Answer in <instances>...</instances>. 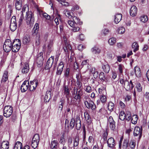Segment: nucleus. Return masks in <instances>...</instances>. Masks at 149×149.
Masks as SVG:
<instances>
[{"instance_id": "1", "label": "nucleus", "mask_w": 149, "mask_h": 149, "mask_svg": "<svg viewBox=\"0 0 149 149\" xmlns=\"http://www.w3.org/2000/svg\"><path fill=\"white\" fill-rule=\"evenodd\" d=\"M79 137L76 136L73 139V144H72V139L71 138H69L68 139V145L69 149H77L79 144Z\"/></svg>"}, {"instance_id": "2", "label": "nucleus", "mask_w": 149, "mask_h": 149, "mask_svg": "<svg viewBox=\"0 0 149 149\" xmlns=\"http://www.w3.org/2000/svg\"><path fill=\"white\" fill-rule=\"evenodd\" d=\"M75 123V127L77 130H79L81 127V121L79 116H76L75 121L74 117H72L70 119V128L72 130L74 127Z\"/></svg>"}, {"instance_id": "3", "label": "nucleus", "mask_w": 149, "mask_h": 149, "mask_svg": "<svg viewBox=\"0 0 149 149\" xmlns=\"http://www.w3.org/2000/svg\"><path fill=\"white\" fill-rule=\"evenodd\" d=\"M72 20H68L65 22L66 25L68 24L71 27H73L78 25H81L82 24V22L80 21V19L77 17L75 16L72 18Z\"/></svg>"}, {"instance_id": "4", "label": "nucleus", "mask_w": 149, "mask_h": 149, "mask_svg": "<svg viewBox=\"0 0 149 149\" xmlns=\"http://www.w3.org/2000/svg\"><path fill=\"white\" fill-rule=\"evenodd\" d=\"M8 72L7 70L4 71L1 81V88H5L6 86L7 85L8 82Z\"/></svg>"}, {"instance_id": "5", "label": "nucleus", "mask_w": 149, "mask_h": 149, "mask_svg": "<svg viewBox=\"0 0 149 149\" xmlns=\"http://www.w3.org/2000/svg\"><path fill=\"white\" fill-rule=\"evenodd\" d=\"M26 17L27 24L30 26L32 25L34 22V18L32 13L31 12H26Z\"/></svg>"}, {"instance_id": "6", "label": "nucleus", "mask_w": 149, "mask_h": 149, "mask_svg": "<svg viewBox=\"0 0 149 149\" xmlns=\"http://www.w3.org/2000/svg\"><path fill=\"white\" fill-rule=\"evenodd\" d=\"M21 45L20 40L19 39H16L13 40L11 49L14 52H17L20 48Z\"/></svg>"}, {"instance_id": "7", "label": "nucleus", "mask_w": 149, "mask_h": 149, "mask_svg": "<svg viewBox=\"0 0 149 149\" xmlns=\"http://www.w3.org/2000/svg\"><path fill=\"white\" fill-rule=\"evenodd\" d=\"M13 108L10 105L5 106L4 109L3 116L6 118H8L12 115Z\"/></svg>"}, {"instance_id": "8", "label": "nucleus", "mask_w": 149, "mask_h": 149, "mask_svg": "<svg viewBox=\"0 0 149 149\" xmlns=\"http://www.w3.org/2000/svg\"><path fill=\"white\" fill-rule=\"evenodd\" d=\"M12 44L10 40H6L3 45V49L4 51L6 52H10L11 49Z\"/></svg>"}, {"instance_id": "9", "label": "nucleus", "mask_w": 149, "mask_h": 149, "mask_svg": "<svg viewBox=\"0 0 149 149\" xmlns=\"http://www.w3.org/2000/svg\"><path fill=\"white\" fill-rule=\"evenodd\" d=\"M40 136L38 134H36L34 136L31 142L32 147L34 149L37 148L39 143Z\"/></svg>"}, {"instance_id": "10", "label": "nucleus", "mask_w": 149, "mask_h": 149, "mask_svg": "<svg viewBox=\"0 0 149 149\" xmlns=\"http://www.w3.org/2000/svg\"><path fill=\"white\" fill-rule=\"evenodd\" d=\"M53 45V42L52 40H50L47 46H46V45H43V51H46L47 54L49 55L52 51Z\"/></svg>"}, {"instance_id": "11", "label": "nucleus", "mask_w": 149, "mask_h": 149, "mask_svg": "<svg viewBox=\"0 0 149 149\" xmlns=\"http://www.w3.org/2000/svg\"><path fill=\"white\" fill-rule=\"evenodd\" d=\"M108 147L111 149H115L116 143L114 139L112 137H110L107 141Z\"/></svg>"}, {"instance_id": "12", "label": "nucleus", "mask_w": 149, "mask_h": 149, "mask_svg": "<svg viewBox=\"0 0 149 149\" xmlns=\"http://www.w3.org/2000/svg\"><path fill=\"white\" fill-rule=\"evenodd\" d=\"M10 28V30L13 31H14L17 28V24L16 17L13 16L11 20Z\"/></svg>"}, {"instance_id": "13", "label": "nucleus", "mask_w": 149, "mask_h": 149, "mask_svg": "<svg viewBox=\"0 0 149 149\" xmlns=\"http://www.w3.org/2000/svg\"><path fill=\"white\" fill-rule=\"evenodd\" d=\"M142 128L139 127H136L134 128V134L135 136H138L139 139L142 136Z\"/></svg>"}, {"instance_id": "14", "label": "nucleus", "mask_w": 149, "mask_h": 149, "mask_svg": "<svg viewBox=\"0 0 149 149\" xmlns=\"http://www.w3.org/2000/svg\"><path fill=\"white\" fill-rule=\"evenodd\" d=\"M86 108L92 111H95L96 109V107L94 102L91 100L86 102L84 104Z\"/></svg>"}, {"instance_id": "15", "label": "nucleus", "mask_w": 149, "mask_h": 149, "mask_svg": "<svg viewBox=\"0 0 149 149\" xmlns=\"http://www.w3.org/2000/svg\"><path fill=\"white\" fill-rule=\"evenodd\" d=\"M99 77L102 81H103L107 83H109L111 79L107 75L106 76L103 72H102L99 74Z\"/></svg>"}, {"instance_id": "16", "label": "nucleus", "mask_w": 149, "mask_h": 149, "mask_svg": "<svg viewBox=\"0 0 149 149\" xmlns=\"http://www.w3.org/2000/svg\"><path fill=\"white\" fill-rule=\"evenodd\" d=\"M64 66L63 62L62 61L61 62L57 68V71L56 72V75H60L61 74Z\"/></svg>"}, {"instance_id": "17", "label": "nucleus", "mask_w": 149, "mask_h": 149, "mask_svg": "<svg viewBox=\"0 0 149 149\" xmlns=\"http://www.w3.org/2000/svg\"><path fill=\"white\" fill-rule=\"evenodd\" d=\"M54 60V57L51 56L49 58L47 61L45 68V70H48L52 66Z\"/></svg>"}, {"instance_id": "18", "label": "nucleus", "mask_w": 149, "mask_h": 149, "mask_svg": "<svg viewBox=\"0 0 149 149\" xmlns=\"http://www.w3.org/2000/svg\"><path fill=\"white\" fill-rule=\"evenodd\" d=\"M42 54V52L38 54L39 57H38L36 60L37 64L38 67H40L43 63L42 56H41V55Z\"/></svg>"}, {"instance_id": "19", "label": "nucleus", "mask_w": 149, "mask_h": 149, "mask_svg": "<svg viewBox=\"0 0 149 149\" xmlns=\"http://www.w3.org/2000/svg\"><path fill=\"white\" fill-rule=\"evenodd\" d=\"M82 89H79V90L77 91L75 94L74 95V98L76 100H80L81 98V96L82 95L83 92L82 91Z\"/></svg>"}, {"instance_id": "20", "label": "nucleus", "mask_w": 149, "mask_h": 149, "mask_svg": "<svg viewBox=\"0 0 149 149\" xmlns=\"http://www.w3.org/2000/svg\"><path fill=\"white\" fill-rule=\"evenodd\" d=\"M124 87L126 91H129L132 89L134 86V84L131 85L130 84L129 81L127 80H126V84Z\"/></svg>"}, {"instance_id": "21", "label": "nucleus", "mask_w": 149, "mask_h": 149, "mask_svg": "<svg viewBox=\"0 0 149 149\" xmlns=\"http://www.w3.org/2000/svg\"><path fill=\"white\" fill-rule=\"evenodd\" d=\"M137 9L136 7L135 6H132L130 10V14L131 16H134L137 14Z\"/></svg>"}, {"instance_id": "22", "label": "nucleus", "mask_w": 149, "mask_h": 149, "mask_svg": "<svg viewBox=\"0 0 149 149\" xmlns=\"http://www.w3.org/2000/svg\"><path fill=\"white\" fill-rule=\"evenodd\" d=\"M63 91L65 95L67 98L69 97L70 94V90L67 86L64 85L63 86Z\"/></svg>"}, {"instance_id": "23", "label": "nucleus", "mask_w": 149, "mask_h": 149, "mask_svg": "<svg viewBox=\"0 0 149 149\" xmlns=\"http://www.w3.org/2000/svg\"><path fill=\"white\" fill-rule=\"evenodd\" d=\"M135 74L136 76L138 78L140 77L141 75L140 68L138 66H135L134 69Z\"/></svg>"}, {"instance_id": "24", "label": "nucleus", "mask_w": 149, "mask_h": 149, "mask_svg": "<svg viewBox=\"0 0 149 149\" xmlns=\"http://www.w3.org/2000/svg\"><path fill=\"white\" fill-rule=\"evenodd\" d=\"M9 142L8 141H3L1 144L0 149H8Z\"/></svg>"}, {"instance_id": "25", "label": "nucleus", "mask_w": 149, "mask_h": 149, "mask_svg": "<svg viewBox=\"0 0 149 149\" xmlns=\"http://www.w3.org/2000/svg\"><path fill=\"white\" fill-rule=\"evenodd\" d=\"M15 5L16 9L20 10L22 7V0H16V1Z\"/></svg>"}, {"instance_id": "26", "label": "nucleus", "mask_w": 149, "mask_h": 149, "mask_svg": "<svg viewBox=\"0 0 149 149\" xmlns=\"http://www.w3.org/2000/svg\"><path fill=\"white\" fill-rule=\"evenodd\" d=\"M51 97V93L50 91L46 92L44 97V102H48Z\"/></svg>"}, {"instance_id": "27", "label": "nucleus", "mask_w": 149, "mask_h": 149, "mask_svg": "<svg viewBox=\"0 0 149 149\" xmlns=\"http://www.w3.org/2000/svg\"><path fill=\"white\" fill-rule=\"evenodd\" d=\"M29 65L28 63H25L24 65L22 68V73L25 74L28 73L29 70Z\"/></svg>"}, {"instance_id": "28", "label": "nucleus", "mask_w": 149, "mask_h": 149, "mask_svg": "<svg viewBox=\"0 0 149 149\" xmlns=\"http://www.w3.org/2000/svg\"><path fill=\"white\" fill-rule=\"evenodd\" d=\"M31 40L30 38L29 35H25L23 38L22 42L24 45H28Z\"/></svg>"}, {"instance_id": "29", "label": "nucleus", "mask_w": 149, "mask_h": 149, "mask_svg": "<svg viewBox=\"0 0 149 149\" xmlns=\"http://www.w3.org/2000/svg\"><path fill=\"white\" fill-rule=\"evenodd\" d=\"M122 15L121 14H116L115 15L114 21L116 24L118 23L121 20Z\"/></svg>"}, {"instance_id": "30", "label": "nucleus", "mask_w": 149, "mask_h": 149, "mask_svg": "<svg viewBox=\"0 0 149 149\" xmlns=\"http://www.w3.org/2000/svg\"><path fill=\"white\" fill-rule=\"evenodd\" d=\"M63 49L65 52H68V51L72 49L71 46L68 44L67 42H65V44L63 47Z\"/></svg>"}, {"instance_id": "31", "label": "nucleus", "mask_w": 149, "mask_h": 149, "mask_svg": "<svg viewBox=\"0 0 149 149\" xmlns=\"http://www.w3.org/2000/svg\"><path fill=\"white\" fill-rule=\"evenodd\" d=\"M102 68L105 72L108 73L110 70V67L107 63H105L104 65H102Z\"/></svg>"}, {"instance_id": "32", "label": "nucleus", "mask_w": 149, "mask_h": 149, "mask_svg": "<svg viewBox=\"0 0 149 149\" xmlns=\"http://www.w3.org/2000/svg\"><path fill=\"white\" fill-rule=\"evenodd\" d=\"M58 143L57 140H54L52 141L51 144V148L52 149H57Z\"/></svg>"}, {"instance_id": "33", "label": "nucleus", "mask_w": 149, "mask_h": 149, "mask_svg": "<svg viewBox=\"0 0 149 149\" xmlns=\"http://www.w3.org/2000/svg\"><path fill=\"white\" fill-rule=\"evenodd\" d=\"M125 68L124 65L122 64H119L118 65V73L120 74H122L123 73V71Z\"/></svg>"}, {"instance_id": "34", "label": "nucleus", "mask_w": 149, "mask_h": 149, "mask_svg": "<svg viewBox=\"0 0 149 149\" xmlns=\"http://www.w3.org/2000/svg\"><path fill=\"white\" fill-rule=\"evenodd\" d=\"M91 51L93 54H98L100 52V49L97 46H95L92 48Z\"/></svg>"}, {"instance_id": "35", "label": "nucleus", "mask_w": 149, "mask_h": 149, "mask_svg": "<svg viewBox=\"0 0 149 149\" xmlns=\"http://www.w3.org/2000/svg\"><path fill=\"white\" fill-rule=\"evenodd\" d=\"M129 141L127 139L124 140L123 143L122 148L123 149H127L129 145Z\"/></svg>"}, {"instance_id": "36", "label": "nucleus", "mask_w": 149, "mask_h": 149, "mask_svg": "<svg viewBox=\"0 0 149 149\" xmlns=\"http://www.w3.org/2000/svg\"><path fill=\"white\" fill-rule=\"evenodd\" d=\"M65 103V100L64 99H61L60 101L58 103V109L59 110L61 111L63 109V107Z\"/></svg>"}, {"instance_id": "37", "label": "nucleus", "mask_w": 149, "mask_h": 149, "mask_svg": "<svg viewBox=\"0 0 149 149\" xmlns=\"http://www.w3.org/2000/svg\"><path fill=\"white\" fill-rule=\"evenodd\" d=\"M114 107V104L111 102H110L108 104V110L111 112L113 111Z\"/></svg>"}, {"instance_id": "38", "label": "nucleus", "mask_w": 149, "mask_h": 149, "mask_svg": "<svg viewBox=\"0 0 149 149\" xmlns=\"http://www.w3.org/2000/svg\"><path fill=\"white\" fill-rule=\"evenodd\" d=\"M108 132L107 130H104L102 133V138L103 139L104 141H107V136H108Z\"/></svg>"}, {"instance_id": "39", "label": "nucleus", "mask_w": 149, "mask_h": 149, "mask_svg": "<svg viewBox=\"0 0 149 149\" xmlns=\"http://www.w3.org/2000/svg\"><path fill=\"white\" fill-rule=\"evenodd\" d=\"M139 45L136 42H134L132 45V47L134 49L133 51L135 52L138 51L139 49Z\"/></svg>"}, {"instance_id": "40", "label": "nucleus", "mask_w": 149, "mask_h": 149, "mask_svg": "<svg viewBox=\"0 0 149 149\" xmlns=\"http://www.w3.org/2000/svg\"><path fill=\"white\" fill-rule=\"evenodd\" d=\"M59 21L60 22H61L62 21V19L61 17V15H60L58 14L56 16V18L54 19V21L56 25H58L59 24Z\"/></svg>"}, {"instance_id": "41", "label": "nucleus", "mask_w": 149, "mask_h": 149, "mask_svg": "<svg viewBox=\"0 0 149 149\" xmlns=\"http://www.w3.org/2000/svg\"><path fill=\"white\" fill-rule=\"evenodd\" d=\"M126 116V113H125L124 111H121L119 114V119L122 120H123L125 118Z\"/></svg>"}, {"instance_id": "42", "label": "nucleus", "mask_w": 149, "mask_h": 149, "mask_svg": "<svg viewBox=\"0 0 149 149\" xmlns=\"http://www.w3.org/2000/svg\"><path fill=\"white\" fill-rule=\"evenodd\" d=\"M135 88H136L137 91L139 92H141L142 90V87L141 84L139 83H137L136 84Z\"/></svg>"}, {"instance_id": "43", "label": "nucleus", "mask_w": 149, "mask_h": 149, "mask_svg": "<svg viewBox=\"0 0 149 149\" xmlns=\"http://www.w3.org/2000/svg\"><path fill=\"white\" fill-rule=\"evenodd\" d=\"M84 117L87 123H90L91 122V119L90 116L88 113H84Z\"/></svg>"}, {"instance_id": "44", "label": "nucleus", "mask_w": 149, "mask_h": 149, "mask_svg": "<svg viewBox=\"0 0 149 149\" xmlns=\"http://www.w3.org/2000/svg\"><path fill=\"white\" fill-rule=\"evenodd\" d=\"M129 146L131 149H134L136 146V143L134 141L131 140L129 143Z\"/></svg>"}, {"instance_id": "45", "label": "nucleus", "mask_w": 149, "mask_h": 149, "mask_svg": "<svg viewBox=\"0 0 149 149\" xmlns=\"http://www.w3.org/2000/svg\"><path fill=\"white\" fill-rule=\"evenodd\" d=\"M116 39L114 38H112L109 39L108 41L110 45H113L116 42Z\"/></svg>"}, {"instance_id": "46", "label": "nucleus", "mask_w": 149, "mask_h": 149, "mask_svg": "<svg viewBox=\"0 0 149 149\" xmlns=\"http://www.w3.org/2000/svg\"><path fill=\"white\" fill-rule=\"evenodd\" d=\"M137 116L136 115H134L132 118L131 122L132 124H135L137 123Z\"/></svg>"}, {"instance_id": "47", "label": "nucleus", "mask_w": 149, "mask_h": 149, "mask_svg": "<svg viewBox=\"0 0 149 149\" xmlns=\"http://www.w3.org/2000/svg\"><path fill=\"white\" fill-rule=\"evenodd\" d=\"M140 19L142 22H146L148 21V18L147 15H143L140 17Z\"/></svg>"}, {"instance_id": "48", "label": "nucleus", "mask_w": 149, "mask_h": 149, "mask_svg": "<svg viewBox=\"0 0 149 149\" xmlns=\"http://www.w3.org/2000/svg\"><path fill=\"white\" fill-rule=\"evenodd\" d=\"M70 74V69L69 68H66L64 71V76L65 77L68 78Z\"/></svg>"}, {"instance_id": "49", "label": "nucleus", "mask_w": 149, "mask_h": 149, "mask_svg": "<svg viewBox=\"0 0 149 149\" xmlns=\"http://www.w3.org/2000/svg\"><path fill=\"white\" fill-rule=\"evenodd\" d=\"M82 81H77L76 84L77 85V88L79 89H82Z\"/></svg>"}, {"instance_id": "50", "label": "nucleus", "mask_w": 149, "mask_h": 149, "mask_svg": "<svg viewBox=\"0 0 149 149\" xmlns=\"http://www.w3.org/2000/svg\"><path fill=\"white\" fill-rule=\"evenodd\" d=\"M125 29L123 27H120L118 30V32L119 33L123 34L125 33Z\"/></svg>"}, {"instance_id": "51", "label": "nucleus", "mask_w": 149, "mask_h": 149, "mask_svg": "<svg viewBox=\"0 0 149 149\" xmlns=\"http://www.w3.org/2000/svg\"><path fill=\"white\" fill-rule=\"evenodd\" d=\"M83 141H85L86 138V128L84 126L83 127Z\"/></svg>"}, {"instance_id": "52", "label": "nucleus", "mask_w": 149, "mask_h": 149, "mask_svg": "<svg viewBox=\"0 0 149 149\" xmlns=\"http://www.w3.org/2000/svg\"><path fill=\"white\" fill-rule=\"evenodd\" d=\"M15 147L18 148L19 149H22V144L19 141H17L15 144Z\"/></svg>"}, {"instance_id": "53", "label": "nucleus", "mask_w": 149, "mask_h": 149, "mask_svg": "<svg viewBox=\"0 0 149 149\" xmlns=\"http://www.w3.org/2000/svg\"><path fill=\"white\" fill-rule=\"evenodd\" d=\"M65 142V139L64 138V135L63 134L61 137L59 141V143L63 146H64Z\"/></svg>"}, {"instance_id": "54", "label": "nucleus", "mask_w": 149, "mask_h": 149, "mask_svg": "<svg viewBox=\"0 0 149 149\" xmlns=\"http://www.w3.org/2000/svg\"><path fill=\"white\" fill-rule=\"evenodd\" d=\"M28 88V86H23L22 85L21 87V90L22 92L26 91Z\"/></svg>"}, {"instance_id": "55", "label": "nucleus", "mask_w": 149, "mask_h": 149, "mask_svg": "<svg viewBox=\"0 0 149 149\" xmlns=\"http://www.w3.org/2000/svg\"><path fill=\"white\" fill-rule=\"evenodd\" d=\"M126 116L125 117V119L128 121H129L131 118V113L128 112L126 113Z\"/></svg>"}, {"instance_id": "56", "label": "nucleus", "mask_w": 149, "mask_h": 149, "mask_svg": "<svg viewBox=\"0 0 149 149\" xmlns=\"http://www.w3.org/2000/svg\"><path fill=\"white\" fill-rule=\"evenodd\" d=\"M65 15L66 16L68 17L69 18H71L74 17V14L73 13L70 12H67L66 13Z\"/></svg>"}, {"instance_id": "57", "label": "nucleus", "mask_w": 149, "mask_h": 149, "mask_svg": "<svg viewBox=\"0 0 149 149\" xmlns=\"http://www.w3.org/2000/svg\"><path fill=\"white\" fill-rule=\"evenodd\" d=\"M100 99L101 102L103 103H105L107 101L106 97L104 95L100 96Z\"/></svg>"}, {"instance_id": "58", "label": "nucleus", "mask_w": 149, "mask_h": 149, "mask_svg": "<svg viewBox=\"0 0 149 149\" xmlns=\"http://www.w3.org/2000/svg\"><path fill=\"white\" fill-rule=\"evenodd\" d=\"M77 81H82V78L80 73L78 72L76 75Z\"/></svg>"}, {"instance_id": "59", "label": "nucleus", "mask_w": 149, "mask_h": 149, "mask_svg": "<svg viewBox=\"0 0 149 149\" xmlns=\"http://www.w3.org/2000/svg\"><path fill=\"white\" fill-rule=\"evenodd\" d=\"M40 36L39 35H37L36 37V43L37 45L40 44Z\"/></svg>"}, {"instance_id": "60", "label": "nucleus", "mask_w": 149, "mask_h": 149, "mask_svg": "<svg viewBox=\"0 0 149 149\" xmlns=\"http://www.w3.org/2000/svg\"><path fill=\"white\" fill-rule=\"evenodd\" d=\"M39 28V24L38 23H36L33 28V30L34 31L35 33L37 32Z\"/></svg>"}, {"instance_id": "61", "label": "nucleus", "mask_w": 149, "mask_h": 149, "mask_svg": "<svg viewBox=\"0 0 149 149\" xmlns=\"http://www.w3.org/2000/svg\"><path fill=\"white\" fill-rule=\"evenodd\" d=\"M24 19V15L23 14V13H22L21 14L20 18L19 19V25H20L21 24L22 22V21L23 20V19Z\"/></svg>"}, {"instance_id": "62", "label": "nucleus", "mask_w": 149, "mask_h": 149, "mask_svg": "<svg viewBox=\"0 0 149 149\" xmlns=\"http://www.w3.org/2000/svg\"><path fill=\"white\" fill-rule=\"evenodd\" d=\"M85 91L88 93H91L92 91V89L91 87L89 86H86Z\"/></svg>"}, {"instance_id": "63", "label": "nucleus", "mask_w": 149, "mask_h": 149, "mask_svg": "<svg viewBox=\"0 0 149 149\" xmlns=\"http://www.w3.org/2000/svg\"><path fill=\"white\" fill-rule=\"evenodd\" d=\"M89 61V60H85L83 61L82 63V65L83 66L88 65Z\"/></svg>"}, {"instance_id": "64", "label": "nucleus", "mask_w": 149, "mask_h": 149, "mask_svg": "<svg viewBox=\"0 0 149 149\" xmlns=\"http://www.w3.org/2000/svg\"><path fill=\"white\" fill-rule=\"evenodd\" d=\"M76 26L73 27V29H72V31L74 32L79 31L80 29V28Z\"/></svg>"}]
</instances>
